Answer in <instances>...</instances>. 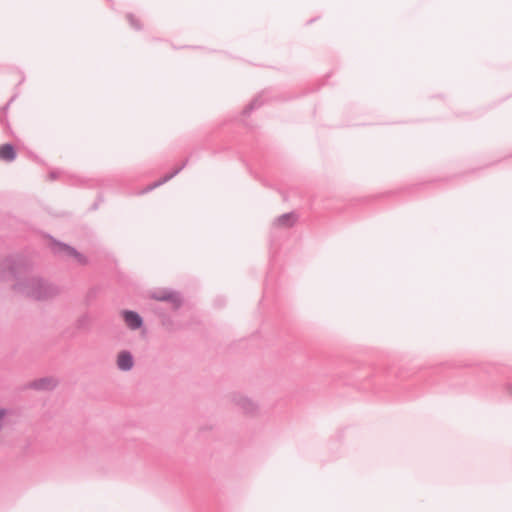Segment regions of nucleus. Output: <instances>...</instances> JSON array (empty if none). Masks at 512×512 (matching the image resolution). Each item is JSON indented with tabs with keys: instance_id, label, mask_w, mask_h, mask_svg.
I'll return each instance as SVG.
<instances>
[{
	"instance_id": "10",
	"label": "nucleus",
	"mask_w": 512,
	"mask_h": 512,
	"mask_svg": "<svg viewBox=\"0 0 512 512\" xmlns=\"http://www.w3.org/2000/svg\"><path fill=\"white\" fill-rule=\"evenodd\" d=\"M296 221H297V215L293 212H290V213H285V214H282L281 216H279L275 220V224L277 226L289 228V227H292L296 223Z\"/></svg>"
},
{
	"instance_id": "9",
	"label": "nucleus",
	"mask_w": 512,
	"mask_h": 512,
	"mask_svg": "<svg viewBox=\"0 0 512 512\" xmlns=\"http://www.w3.org/2000/svg\"><path fill=\"white\" fill-rule=\"evenodd\" d=\"M16 158V151L12 144H3L0 146V159L6 162H12Z\"/></svg>"
},
{
	"instance_id": "2",
	"label": "nucleus",
	"mask_w": 512,
	"mask_h": 512,
	"mask_svg": "<svg viewBox=\"0 0 512 512\" xmlns=\"http://www.w3.org/2000/svg\"><path fill=\"white\" fill-rule=\"evenodd\" d=\"M153 298L159 301H166L172 303L175 307L181 304V296L178 292L173 290H161L153 294Z\"/></svg>"
},
{
	"instance_id": "12",
	"label": "nucleus",
	"mask_w": 512,
	"mask_h": 512,
	"mask_svg": "<svg viewBox=\"0 0 512 512\" xmlns=\"http://www.w3.org/2000/svg\"><path fill=\"white\" fill-rule=\"evenodd\" d=\"M262 105V102L259 101L258 98L254 99L244 110L245 113H250L254 109L260 107Z\"/></svg>"
},
{
	"instance_id": "7",
	"label": "nucleus",
	"mask_w": 512,
	"mask_h": 512,
	"mask_svg": "<svg viewBox=\"0 0 512 512\" xmlns=\"http://www.w3.org/2000/svg\"><path fill=\"white\" fill-rule=\"evenodd\" d=\"M134 360L129 351H122L117 358V366L121 371H130L133 368Z\"/></svg>"
},
{
	"instance_id": "1",
	"label": "nucleus",
	"mask_w": 512,
	"mask_h": 512,
	"mask_svg": "<svg viewBox=\"0 0 512 512\" xmlns=\"http://www.w3.org/2000/svg\"><path fill=\"white\" fill-rule=\"evenodd\" d=\"M0 280H14V290L27 297L44 300L58 294L59 289L37 277H30L29 265L21 257H8L0 260Z\"/></svg>"
},
{
	"instance_id": "8",
	"label": "nucleus",
	"mask_w": 512,
	"mask_h": 512,
	"mask_svg": "<svg viewBox=\"0 0 512 512\" xmlns=\"http://www.w3.org/2000/svg\"><path fill=\"white\" fill-rule=\"evenodd\" d=\"M29 386L36 390H51L56 386V381L52 378H41L33 381Z\"/></svg>"
},
{
	"instance_id": "5",
	"label": "nucleus",
	"mask_w": 512,
	"mask_h": 512,
	"mask_svg": "<svg viewBox=\"0 0 512 512\" xmlns=\"http://www.w3.org/2000/svg\"><path fill=\"white\" fill-rule=\"evenodd\" d=\"M122 315L126 325L132 330H137L143 325V319L137 312L124 310Z\"/></svg>"
},
{
	"instance_id": "13",
	"label": "nucleus",
	"mask_w": 512,
	"mask_h": 512,
	"mask_svg": "<svg viewBox=\"0 0 512 512\" xmlns=\"http://www.w3.org/2000/svg\"><path fill=\"white\" fill-rule=\"evenodd\" d=\"M50 178H51V179H56V178H58V172H54V171H53V172H51V173H50Z\"/></svg>"
},
{
	"instance_id": "3",
	"label": "nucleus",
	"mask_w": 512,
	"mask_h": 512,
	"mask_svg": "<svg viewBox=\"0 0 512 512\" xmlns=\"http://www.w3.org/2000/svg\"><path fill=\"white\" fill-rule=\"evenodd\" d=\"M53 250L55 253H64L68 256L74 257L80 264L86 263V258L77 252L73 247H70L64 243L57 242L53 246Z\"/></svg>"
},
{
	"instance_id": "14",
	"label": "nucleus",
	"mask_w": 512,
	"mask_h": 512,
	"mask_svg": "<svg viewBox=\"0 0 512 512\" xmlns=\"http://www.w3.org/2000/svg\"><path fill=\"white\" fill-rule=\"evenodd\" d=\"M507 390L512 395V387L511 386L507 387Z\"/></svg>"
},
{
	"instance_id": "15",
	"label": "nucleus",
	"mask_w": 512,
	"mask_h": 512,
	"mask_svg": "<svg viewBox=\"0 0 512 512\" xmlns=\"http://www.w3.org/2000/svg\"><path fill=\"white\" fill-rule=\"evenodd\" d=\"M88 319L87 316H84L81 321H86Z\"/></svg>"
},
{
	"instance_id": "11",
	"label": "nucleus",
	"mask_w": 512,
	"mask_h": 512,
	"mask_svg": "<svg viewBox=\"0 0 512 512\" xmlns=\"http://www.w3.org/2000/svg\"><path fill=\"white\" fill-rule=\"evenodd\" d=\"M127 19L130 23V25L136 29V30H140L141 29V25H140V22L138 19H136V17L133 15V14H128L127 15Z\"/></svg>"
},
{
	"instance_id": "4",
	"label": "nucleus",
	"mask_w": 512,
	"mask_h": 512,
	"mask_svg": "<svg viewBox=\"0 0 512 512\" xmlns=\"http://www.w3.org/2000/svg\"><path fill=\"white\" fill-rule=\"evenodd\" d=\"M234 402L246 414H253L258 408L254 401L243 395L235 396Z\"/></svg>"
},
{
	"instance_id": "6",
	"label": "nucleus",
	"mask_w": 512,
	"mask_h": 512,
	"mask_svg": "<svg viewBox=\"0 0 512 512\" xmlns=\"http://www.w3.org/2000/svg\"><path fill=\"white\" fill-rule=\"evenodd\" d=\"M187 164V160L184 161L179 167H177L176 169H174L172 172L166 174L163 178H161L160 180L154 182L153 184L147 186L143 191L142 193H147V192H150L152 191L153 189L159 187L160 185L168 182L170 179H172L173 177H175Z\"/></svg>"
}]
</instances>
